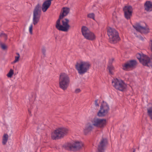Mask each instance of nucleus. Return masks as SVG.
<instances>
[{
    "mask_svg": "<svg viewBox=\"0 0 152 152\" xmlns=\"http://www.w3.org/2000/svg\"><path fill=\"white\" fill-rule=\"evenodd\" d=\"M69 9L68 8H63L59 17V19L56 21V28L60 31H67L69 28L70 26L68 24L69 20L67 19H64L62 21V24L60 23V20L64 17L66 16L69 13Z\"/></svg>",
    "mask_w": 152,
    "mask_h": 152,
    "instance_id": "f257e3e1",
    "label": "nucleus"
},
{
    "mask_svg": "<svg viewBox=\"0 0 152 152\" xmlns=\"http://www.w3.org/2000/svg\"><path fill=\"white\" fill-rule=\"evenodd\" d=\"M70 79L69 76L65 73H61L59 78V87L63 90L67 89L69 86Z\"/></svg>",
    "mask_w": 152,
    "mask_h": 152,
    "instance_id": "f03ea898",
    "label": "nucleus"
},
{
    "mask_svg": "<svg viewBox=\"0 0 152 152\" xmlns=\"http://www.w3.org/2000/svg\"><path fill=\"white\" fill-rule=\"evenodd\" d=\"M76 69L80 75H83L89 70L91 64L88 61H80L75 65Z\"/></svg>",
    "mask_w": 152,
    "mask_h": 152,
    "instance_id": "7ed1b4c3",
    "label": "nucleus"
},
{
    "mask_svg": "<svg viewBox=\"0 0 152 152\" xmlns=\"http://www.w3.org/2000/svg\"><path fill=\"white\" fill-rule=\"evenodd\" d=\"M69 130L66 128L62 127L57 129L51 134V137L53 140L60 139L63 138L68 133Z\"/></svg>",
    "mask_w": 152,
    "mask_h": 152,
    "instance_id": "20e7f679",
    "label": "nucleus"
},
{
    "mask_svg": "<svg viewBox=\"0 0 152 152\" xmlns=\"http://www.w3.org/2000/svg\"><path fill=\"white\" fill-rule=\"evenodd\" d=\"M112 83L113 86L115 89L120 91H124L127 87L126 84L120 78H114L112 80Z\"/></svg>",
    "mask_w": 152,
    "mask_h": 152,
    "instance_id": "39448f33",
    "label": "nucleus"
},
{
    "mask_svg": "<svg viewBox=\"0 0 152 152\" xmlns=\"http://www.w3.org/2000/svg\"><path fill=\"white\" fill-rule=\"evenodd\" d=\"M107 33L109 37V41L111 43H115L119 40L118 33L114 28L108 27Z\"/></svg>",
    "mask_w": 152,
    "mask_h": 152,
    "instance_id": "423d86ee",
    "label": "nucleus"
},
{
    "mask_svg": "<svg viewBox=\"0 0 152 152\" xmlns=\"http://www.w3.org/2000/svg\"><path fill=\"white\" fill-rule=\"evenodd\" d=\"M137 57L140 62L143 65L152 68V60L150 59L146 55L138 53L137 55Z\"/></svg>",
    "mask_w": 152,
    "mask_h": 152,
    "instance_id": "0eeeda50",
    "label": "nucleus"
},
{
    "mask_svg": "<svg viewBox=\"0 0 152 152\" xmlns=\"http://www.w3.org/2000/svg\"><path fill=\"white\" fill-rule=\"evenodd\" d=\"M41 14V6L38 4L35 7L34 11L33 17V23L36 25L39 20Z\"/></svg>",
    "mask_w": 152,
    "mask_h": 152,
    "instance_id": "6e6552de",
    "label": "nucleus"
},
{
    "mask_svg": "<svg viewBox=\"0 0 152 152\" xmlns=\"http://www.w3.org/2000/svg\"><path fill=\"white\" fill-rule=\"evenodd\" d=\"M83 146V144L81 142L76 141L73 144L67 143L63 145V147L68 150H78Z\"/></svg>",
    "mask_w": 152,
    "mask_h": 152,
    "instance_id": "1a4fd4ad",
    "label": "nucleus"
},
{
    "mask_svg": "<svg viewBox=\"0 0 152 152\" xmlns=\"http://www.w3.org/2000/svg\"><path fill=\"white\" fill-rule=\"evenodd\" d=\"M91 122L93 126L95 127L102 128L104 127L106 124V121L105 119H100L95 118L91 120Z\"/></svg>",
    "mask_w": 152,
    "mask_h": 152,
    "instance_id": "9d476101",
    "label": "nucleus"
},
{
    "mask_svg": "<svg viewBox=\"0 0 152 152\" xmlns=\"http://www.w3.org/2000/svg\"><path fill=\"white\" fill-rule=\"evenodd\" d=\"M109 107L107 104L103 102L102 104L100 110L97 113L99 117H102L105 115L107 113Z\"/></svg>",
    "mask_w": 152,
    "mask_h": 152,
    "instance_id": "9b49d317",
    "label": "nucleus"
},
{
    "mask_svg": "<svg viewBox=\"0 0 152 152\" xmlns=\"http://www.w3.org/2000/svg\"><path fill=\"white\" fill-rule=\"evenodd\" d=\"M134 28L137 31L141 33L146 34L149 32V29L148 27L143 26L140 24L137 23L133 25Z\"/></svg>",
    "mask_w": 152,
    "mask_h": 152,
    "instance_id": "f8f14e48",
    "label": "nucleus"
},
{
    "mask_svg": "<svg viewBox=\"0 0 152 152\" xmlns=\"http://www.w3.org/2000/svg\"><path fill=\"white\" fill-rule=\"evenodd\" d=\"M125 17L127 19H129L132 15V9L131 6H126L123 9Z\"/></svg>",
    "mask_w": 152,
    "mask_h": 152,
    "instance_id": "ddd939ff",
    "label": "nucleus"
},
{
    "mask_svg": "<svg viewBox=\"0 0 152 152\" xmlns=\"http://www.w3.org/2000/svg\"><path fill=\"white\" fill-rule=\"evenodd\" d=\"M136 64L137 63L136 61L134 60L131 61L123 65V69L125 70H128L129 69L134 67L136 65Z\"/></svg>",
    "mask_w": 152,
    "mask_h": 152,
    "instance_id": "4468645a",
    "label": "nucleus"
},
{
    "mask_svg": "<svg viewBox=\"0 0 152 152\" xmlns=\"http://www.w3.org/2000/svg\"><path fill=\"white\" fill-rule=\"evenodd\" d=\"M107 143V140L106 139H103L100 141L99 145H98L97 152H104V147Z\"/></svg>",
    "mask_w": 152,
    "mask_h": 152,
    "instance_id": "2eb2a0df",
    "label": "nucleus"
},
{
    "mask_svg": "<svg viewBox=\"0 0 152 152\" xmlns=\"http://www.w3.org/2000/svg\"><path fill=\"white\" fill-rule=\"evenodd\" d=\"M93 126L91 123L89 122L87 123L83 129V132L85 134H87L91 132L93 129Z\"/></svg>",
    "mask_w": 152,
    "mask_h": 152,
    "instance_id": "dca6fc26",
    "label": "nucleus"
},
{
    "mask_svg": "<svg viewBox=\"0 0 152 152\" xmlns=\"http://www.w3.org/2000/svg\"><path fill=\"white\" fill-rule=\"evenodd\" d=\"M145 10L147 12L152 11V1H147L144 4Z\"/></svg>",
    "mask_w": 152,
    "mask_h": 152,
    "instance_id": "f3484780",
    "label": "nucleus"
},
{
    "mask_svg": "<svg viewBox=\"0 0 152 152\" xmlns=\"http://www.w3.org/2000/svg\"><path fill=\"white\" fill-rule=\"evenodd\" d=\"M51 4V1H50L47 0L45 1L43 3L42 9L43 12H45L49 8Z\"/></svg>",
    "mask_w": 152,
    "mask_h": 152,
    "instance_id": "a211bd4d",
    "label": "nucleus"
},
{
    "mask_svg": "<svg viewBox=\"0 0 152 152\" xmlns=\"http://www.w3.org/2000/svg\"><path fill=\"white\" fill-rule=\"evenodd\" d=\"M81 31L83 35L85 38L90 32L88 28L85 26H83L81 28Z\"/></svg>",
    "mask_w": 152,
    "mask_h": 152,
    "instance_id": "6ab92c4d",
    "label": "nucleus"
},
{
    "mask_svg": "<svg viewBox=\"0 0 152 152\" xmlns=\"http://www.w3.org/2000/svg\"><path fill=\"white\" fill-rule=\"evenodd\" d=\"M85 38L88 40H93L95 39L96 36L94 33L90 31Z\"/></svg>",
    "mask_w": 152,
    "mask_h": 152,
    "instance_id": "aec40b11",
    "label": "nucleus"
},
{
    "mask_svg": "<svg viewBox=\"0 0 152 152\" xmlns=\"http://www.w3.org/2000/svg\"><path fill=\"white\" fill-rule=\"evenodd\" d=\"M107 69L109 73L110 74H113V72L114 71L115 68L112 64H108Z\"/></svg>",
    "mask_w": 152,
    "mask_h": 152,
    "instance_id": "412c9836",
    "label": "nucleus"
},
{
    "mask_svg": "<svg viewBox=\"0 0 152 152\" xmlns=\"http://www.w3.org/2000/svg\"><path fill=\"white\" fill-rule=\"evenodd\" d=\"M8 139V135L7 134H5L3 135L2 138V143L5 145L7 143Z\"/></svg>",
    "mask_w": 152,
    "mask_h": 152,
    "instance_id": "4be33fe9",
    "label": "nucleus"
},
{
    "mask_svg": "<svg viewBox=\"0 0 152 152\" xmlns=\"http://www.w3.org/2000/svg\"><path fill=\"white\" fill-rule=\"evenodd\" d=\"M17 56L15 57V59L14 61L12 63V64L15 63L18 61L20 58V55L18 53H17Z\"/></svg>",
    "mask_w": 152,
    "mask_h": 152,
    "instance_id": "5701e85b",
    "label": "nucleus"
},
{
    "mask_svg": "<svg viewBox=\"0 0 152 152\" xmlns=\"http://www.w3.org/2000/svg\"><path fill=\"white\" fill-rule=\"evenodd\" d=\"M13 70L11 69L8 73L7 75V76L9 77H11L13 75Z\"/></svg>",
    "mask_w": 152,
    "mask_h": 152,
    "instance_id": "b1692460",
    "label": "nucleus"
},
{
    "mask_svg": "<svg viewBox=\"0 0 152 152\" xmlns=\"http://www.w3.org/2000/svg\"><path fill=\"white\" fill-rule=\"evenodd\" d=\"M0 46L1 48L4 50H6L7 48V46L4 43H0Z\"/></svg>",
    "mask_w": 152,
    "mask_h": 152,
    "instance_id": "393cba45",
    "label": "nucleus"
},
{
    "mask_svg": "<svg viewBox=\"0 0 152 152\" xmlns=\"http://www.w3.org/2000/svg\"><path fill=\"white\" fill-rule=\"evenodd\" d=\"M88 17L94 20H95V15L93 13H91L88 14L87 15Z\"/></svg>",
    "mask_w": 152,
    "mask_h": 152,
    "instance_id": "a878e982",
    "label": "nucleus"
},
{
    "mask_svg": "<svg viewBox=\"0 0 152 152\" xmlns=\"http://www.w3.org/2000/svg\"><path fill=\"white\" fill-rule=\"evenodd\" d=\"M0 37L4 38L5 39H7V35L4 33H1L0 34Z\"/></svg>",
    "mask_w": 152,
    "mask_h": 152,
    "instance_id": "bb28decb",
    "label": "nucleus"
},
{
    "mask_svg": "<svg viewBox=\"0 0 152 152\" xmlns=\"http://www.w3.org/2000/svg\"><path fill=\"white\" fill-rule=\"evenodd\" d=\"M113 18L114 21H115L117 20V16L116 15V12H114L113 14Z\"/></svg>",
    "mask_w": 152,
    "mask_h": 152,
    "instance_id": "cd10ccee",
    "label": "nucleus"
},
{
    "mask_svg": "<svg viewBox=\"0 0 152 152\" xmlns=\"http://www.w3.org/2000/svg\"><path fill=\"white\" fill-rule=\"evenodd\" d=\"M33 25L31 24L30 25L29 28V31L31 34H32V33Z\"/></svg>",
    "mask_w": 152,
    "mask_h": 152,
    "instance_id": "c85d7f7f",
    "label": "nucleus"
},
{
    "mask_svg": "<svg viewBox=\"0 0 152 152\" xmlns=\"http://www.w3.org/2000/svg\"><path fill=\"white\" fill-rule=\"evenodd\" d=\"M114 61L113 58H111L110 59L109 62V64H112V63Z\"/></svg>",
    "mask_w": 152,
    "mask_h": 152,
    "instance_id": "c756f323",
    "label": "nucleus"
},
{
    "mask_svg": "<svg viewBox=\"0 0 152 152\" xmlns=\"http://www.w3.org/2000/svg\"><path fill=\"white\" fill-rule=\"evenodd\" d=\"M95 105L96 107H99V104L98 103V100L96 99L95 101Z\"/></svg>",
    "mask_w": 152,
    "mask_h": 152,
    "instance_id": "7c9ffc66",
    "label": "nucleus"
},
{
    "mask_svg": "<svg viewBox=\"0 0 152 152\" xmlns=\"http://www.w3.org/2000/svg\"><path fill=\"white\" fill-rule=\"evenodd\" d=\"M81 91V90L80 88H77L75 90V93H78Z\"/></svg>",
    "mask_w": 152,
    "mask_h": 152,
    "instance_id": "2f4dec72",
    "label": "nucleus"
},
{
    "mask_svg": "<svg viewBox=\"0 0 152 152\" xmlns=\"http://www.w3.org/2000/svg\"><path fill=\"white\" fill-rule=\"evenodd\" d=\"M45 52L46 50L45 49L43 48L42 49V52L44 55H45Z\"/></svg>",
    "mask_w": 152,
    "mask_h": 152,
    "instance_id": "473e14b6",
    "label": "nucleus"
},
{
    "mask_svg": "<svg viewBox=\"0 0 152 152\" xmlns=\"http://www.w3.org/2000/svg\"><path fill=\"white\" fill-rule=\"evenodd\" d=\"M150 45L151 46V48L152 50V40H151L149 42Z\"/></svg>",
    "mask_w": 152,
    "mask_h": 152,
    "instance_id": "72a5a7b5",
    "label": "nucleus"
},
{
    "mask_svg": "<svg viewBox=\"0 0 152 152\" xmlns=\"http://www.w3.org/2000/svg\"><path fill=\"white\" fill-rule=\"evenodd\" d=\"M140 39H141V40H144V38H143V37H141V36H140Z\"/></svg>",
    "mask_w": 152,
    "mask_h": 152,
    "instance_id": "f704fd0d",
    "label": "nucleus"
},
{
    "mask_svg": "<svg viewBox=\"0 0 152 152\" xmlns=\"http://www.w3.org/2000/svg\"><path fill=\"white\" fill-rule=\"evenodd\" d=\"M135 149H134V151L133 152H135Z\"/></svg>",
    "mask_w": 152,
    "mask_h": 152,
    "instance_id": "c9c22d12",
    "label": "nucleus"
},
{
    "mask_svg": "<svg viewBox=\"0 0 152 152\" xmlns=\"http://www.w3.org/2000/svg\"><path fill=\"white\" fill-rule=\"evenodd\" d=\"M48 1H51L52 0H48Z\"/></svg>",
    "mask_w": 152,
    "mask_h": 152,
    "instance_id": "e433bc0d",
    "label": "nucleus"
}]
</instances>
